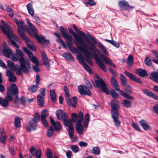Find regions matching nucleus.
Segmentation results:
<instances>
[{
	"instance_id": "f257e3e1",
	"label": "nucleus",
	"mask_w": 158,
	"mask_h": 158,
	"mask_svg": "<svg viewBox=\"0 0 158 158\" xmlns=\"http://www.w3.org/2000/svg\"><path fill=\"white\" fill-rule=\"evenodd\" d=\"M16 52L17 55L20 57L19 62L20 68L16 67L17 70V74H21V71H23L25 74H27L31 69L30 62L28 59H25L24 57V54L23 51L19 49H16Z\"/></svg>"
},
{
	"instance_id": "f03ea898",
	"label": "nucleus",
	"mask_w": 158,
	"mask_h": 158,
	"mask_svg": "<svg viewBox=\"0 0 158 158\" xmlns=\"http://www.w3.org/2000/svg\"><path fill=\"white\" fill-rule=\"evenodd\" d=\"M60 29L64 38L66 40V44L68 48L73 54L76 53L77 54V58L78 61H79L80 59L81 60L83 57V56L76 48L72 47L71 44L73 43V39L72 36L68 33L63 26H60Z\"/></svg>"
},
{
	"instance_id": "7ed1b4c3",
	"label": "nucleus",
	"mask_w": 158,
	"mask_h": 158,
	"mask_svg": "<svg viewBox=\"0 0 158 158\" xmlns=\"http://www.w3.org/2000/svg\"><path fill=\"white\" fill-rule=\"evenodd\" d=\"M26 22L28 26L30 27L29 28L26 25L24 26L25 30H26L28 33L32 36L35 37L38 41L41 44L48 43L49 40L45 39V37L44 36H41L40 37L37 33V31L35 27L30 22V20L28 19H26Z\"/></svg>"
},
{
	"instance_id": "20e7f679",
	"label": "nucleus",
	"mask_w": 158,
	"mask_h": 158,
	"mask_svg": "<svg viewBox=\"0 0 158 158\" xmlns=\"http://www.w3.org/2000/svg\"><path fill=\"white\" fill-rule=\"evenodd\" d=\"M14 21L19 28L18 31L21 38L23 40L27 42L29 40L26 38L24 35L25 29V27H23V26L24 24L23 21L22 20L19 21L16 18L14 19Z\"/></svg>"
},
{
	"instance_id": "39448f33",
	"label": "nucleus",
	"mask_w": 158,
	"mask_h": 158,
	"mask_svg": "<svg viewBox=\"0 0 158 158\" xmlns=\"http://www.w3.org/2000/svg\"><path fill=\"white\" fill-rule=\"evenodd\" d=\"M97 78L98 80H95L94 82L95 87L97 88L99 87L100 85V88L101 90L105 92L106 94H109L110 93V91L103 80L99 76L97 77Z\"/></svg>"
},
{
	"instance_id": "423d86ee",
	"label": "nucleus",
	"mask_w": 158,
	"mask_h": 158,
	"mask_svg": "<svg viewBox=\"0 0 158 158\" xmlns=\"http://www.w3.org/2000/svg\"><path fill=\"white\" fill-rule=\"evenodd\" d=\"M76 46L77 48L82 52L84 54L86 58H90L89 53L88 51V48L85 44V41L82 43H79L77 44Z\"/></svg>"
},
{
	"instance_id": "0eeeda50",
	"label": "nucleus",
	"mask_w": 158,
	"mask_h": 158,
	"mask_svg": "<svg viewBox=\"0 0 158 158\" xmlns=\"http://www.w3.org/2000/svg\"><path fill=\"white\" fill-rule=\"evenodd\" d=\"M79 92L81 95L91 96V93L88 88L85 85H80L78 86Z\"/></svg>"
},
{
	"instance_id": "6e6552de",
	"label": "nucleus",
	"mask_w": 158,
	"mask_h": 158,
	"mask_svg": "<svg viewBox=\"0 0 158 158\" xmlns=\"http://www.w3.org/2000/svg\"><path fill=\"white\" fill-rule=\"evenodd\" d=\"M6 36L9 39L10 42L15 47L18 48L19 46L16 42L15 41L17 40V37L13 34L11 35L10 33L6 32Z\"/></svg>"
},
{
	"instance_id": "1a4fd4ad",
	"label": "nucleus",
	"mask_w": 158,
	"mask_h": 158,
	"mask_svg": "<svg viewBox=\"0 0 158 158\" xmlns=\"http://www.w3.org/2000/svg\"><path fill=\"white\" fill-rule=\"evenodd\" d=\"M37 122L35 119H31L28 123V125L30 127H27L26 128L27 130L28 131H30L35 130L37 128Z\"/></svg>"
},
{
	"instance_id": "9d476101",
	"label": "nucleus",
	"mask_w": 158,
	"mask_h": 158,
	"mask_svg": "<svg viewBox=\"0 0 158 158\" xmlns=\"http://www.w3.org/2000/svg\"><path fill=\"white\" fill-rule=\"evenodd\" d=\"M118 6L122 10H127L133 7L130 6L128 2L125 0H121L119 1Z\"/></svg>"
},
{
	"instance_id": "9b49d317",
	"label": "nucleus",
	"mask_w": 158,
	"mask_h": 158,
	"mask_svg": "<svg viewBox=\"0 0 158 158\" xmlns=\"http://www.w3.org/2000/svg\"><path fill=\"white\" fill-rule=\"evenodd\" d=\"M68 30L72 34L74 37V42L76 45L79 43H82L84 42V40H82L77 35L71 28H69Z\"/></svg>"
},
{
	"instance_id": "f8f14e48",
	"label": "nucleus",
	"mask_w": 158,
	"mask_h": 158,
	"mask_svg": "<svg viewBox=\"0 0 158 158\" xmlns=\"http://www.w3.org/2000/svg\"><path fill=\"white\" fill-rule=\"evenodd\" d=\"M7 91L12 94L13 95H16L18 93V88L15 84L13 83L10 86L8 87Z\"/></svg>"
},
{
	"instance_id": "ddd939ff",
	"label": "nucleus",
	"mask_w": 158,
	"mask_h": 158,
	"mask_svg": "<svg viewBox=\"0 0 158 158\" xmlns=\"http://www.w3.org/2000/svg\"><path fill=\"white\" fill-rule=\"evenodd\" d=\"M124 73L127 75L132 80L140 84L143 83V81L139 77H136L135 75L129 73L126 71L124 72Z\"/></svg>"
},
{
	"instance_id": "4468645a",
	"label": "nucleus",
	"mask_w": 158,
	"mask_h": 158,
	"mask_svg": "<svg viewBox=\"0 0 158 158\" xmlns=\"http://www.w3.org/2000/svg\"><path fill=\"white\" fill-rule=\"evenodd\" d=\"M73 27L75 31L81 37L84 39L87 42H89L88 37L84 32L83 31H80L75 24H73Z\"/></svg>"
},
{
	"instance_id": "2eb2a0df",
	"label": "nucleus",
	"mask_w": 158,
	"mask_h": 158,
	"mask_svg": "<svg viewBox=\"0 0 158 158\" xmlns=\"http://www.w3.org/2000/svg\"><path fill=\"white\" fill-rule=\"evenodd\" d=\"M1 22L3 26H1V28L3 32L6 35V32L10 33L11 32V29L8 25L3 20Z\"/></svg>"
},
{
	"instance_id": "dca6fc26",
	"label": "nucleus",
	"mask_w": 158,
	"mask_h": 158,
	"mask_svg": "<svg viewBox=\"0 0 158 158\" xmlns=\"http://www.w3.org/2000/svg\"><path fill=\"white\" fill-rule=\"evenodd\" d=\"M6 75L9 77L8 80L10 82H13L16 81V77L14 73L11 71L7 70L6 72Z\"/></svg>"
},
{
	"instance_id": "f3484780",
	"label": "nucleus",
	"mask_w": 158,
	"mask_h": 158,
	"mask_svg": "<svg viewBox=\"0 0 158 158\" xmlns=\"http://www.w3.org/2000/svg\"><path fill=\"white\" fill-rule=\"evenodd\" d=\"M67 103L73 107H75L77 105V98L76 97H73L71 99L70 98L66 99Z\"/></svg>"
},
{
	"instance_id": "a211bd4d",
	"label": "nucleus",
	"mask_w": 158,
	"mask_h": 158,
	"mask_svg": "<svg viewBox=\"0 0 158 158\" xmlns=\"http://www.w3.org/2000/svg\"><path fill=\"white\" fill-rule=\"evenodd\" d=\"M50 122L52 125L54 127L56 131H58L61 129V125L59 122H55L51 117H50Z\"/></svg>"
},
{
	"instance_id": "6ab92c4d",
	"label": "nucleus",
	"mask_w": 158,
	"mask_h": 158,
	"mask_svg": "<svg viewBox=\"0 0 158 158\" xmlns=\"http://www.w3.org/2000/svg\"><path fill=\"white\" fill-rule=\"evenodd\" d=\"M23 50L27 54L28 57L31 62L35 63V60H36V57L33 55L32 53L28 50L25 47H23Z\"/></svg>"
},
{
	"instance_id": "aec40b11",
	"label": "nucleus",
	"mask_w": 158,
	"mask_h": 158,
	"mask_svg": "<svg viewBox=\"0 0 158 158\" xmlns=\"http://www.w3.org/2000/svg\"><path fill=\"white\" fill-rule=\"evenodd\" d=\"M41 54L43 57L44 64L46 66L47 69H49L50 67V64L46 53L44 51H42L41 52Z\"/></svg>"
},
{
	"instance_id": "412c9836",
	"label": "nucleus",
	"mask_w": 158,
	"mask_h": 158,
	"mask_svg": "<svg viewBox=\"0 0 158 158\" xmlns=\"http://www.w3.org/2000/svg\"><path fill=\"white\" fill-rule=\"evenodd\" d=\"M80 64L83 65L85 69L90 74L93 73V72L90 67L85 62L84 59L83 57L81 60L79 59L78 61Z\"/></svg>"
},
{
	"instance_id": "4be33fe9",
	"label": "nucleus",
	"mask_w": 158,
	"mask_h": 158,
	"mask_svg": "<svg viewBox=\"0 0 158 158\" xmlns=\"http://www.w3.org/2000/svg\"><path fill=\"white\" fill-rule=\"evenodd\" d=\"M100 57L101 59H103L108 64L110 65L114 68L116 67L115 65L111 62L110 60L107 56L105 55L104 54L102 53Z\"/></svg>"
},
{
	"instance_id": "5701e85b",
	"label": "nucleus",
	"mask_w": 158,
	"mask_h": 158,
	"mask_svg": "<svg viewBox=\"0 0 158 158\" xmlns=\"http://www.w3.org/2000/svg\"><path fill=\"white\" fill-rule=\"evenodd\" d=\"M37 102L38 105L41 108L43 107L44 104V98L40 94H38L37 97Z\"/></svg>"
},
{
	"instance_id": "b1692460",
	"label": "nucleus",
	"mask_w": 158,
	"mask_h": 158,
	"mask_svg": "<svg viewBox=\"0 0 158 158\" xmlns=\"http://www.w3.org/2000/svg\"><path fill=\"white\" fill-rule=\"evenodd\" d=\"M96 60V62L98 65L100 67L101 69L104 71L106 72L107 71L106 67L102 62L100 60V58H98L97 57Z\"/></svg>"
},
{
	"instance_id": "393cba45",
	"label": "nucleus",
	"mask_w": 158,
	"mask_h": 158,
	"mask_svg": "<svg viewBox=\"0 0 158 158\" xmlns=\"http://www.w3.org/2000/svg\"><path fill=\"white\" fill-rule=\"evenodd\" d=\"M135 73L140 77H144L148 75V73L145 70L139 69L136 70Z\"/></svg>"
},
{
	"instance_id": "a878e982",
	"label": "nucleus",
	"mask_w": 158,
	"mask_h": 158,
	"mask_svg": "<svg viewBox=\"0 0 158 158\" xmlns=\"http://www.w3.org/2000/svg\"><path fill=\"white\" fill-rule=\"evenodd\" d=\"M139 123L143 128L145 130L147 131L149 129H151V127L147 123L145 120L142 119L139 121Z\"/></svg>"
},
{
	"instance_id": "bb28decb",
	"label": "nucleus",
	"mask_w": 158,
	"mask_h": 158,
	"mask_svg": "<svg viewBox=\"0 0 158 158\" xmlns=\"http://www.w3.org/2000/svg\"><path fill=\"white\" fill-rule=\"evenodd\" d=\"M150 79L156 83H158V71L152 72L150 76Z\"/></svg>"
},
{
	"instance_id": "cd10ccee",
	"label": "nucleus",
	"mask_w": 158,
	"mask_h": 158,
	"mask_svg": "<svg viewBox=\"0 0 158 158\" xmlns=\"http://www.w3.org/2000/svg\"><path fill=\"white\" fill-rule=\"evenodd\" d=\"M62 56L69 61H74V58L70 52L65 53L62 55Z\"/></svg>"
},
{
	"instance_id": "c85d7f7f",
	"label": "nucleus",
	"mask_w": 158,
	"mask_h": 158,
	"mask_svg": "<svg viewBox=\"0 0 158 158\" xmlns=\"http://www.w3.org/2000/svg\"><path fill=\"white\" fill-rule=\"evenodd\" d=\"M64 124L65 127H68L70 128L73 127V122L71 119H62Z\"/></svg>"
},
{
	"instance_id": "c756f323",
	"label": "nucleus",
	"mask_w": 158,
	"mask_h": 158,
	"mask_svg": "<svg viewBox=\"0 0 158 158\" xmlns=\"http://www.w3.org/2000/svg\"><path fill=\"white\" fill-rule=\"evenodd\" d=\"M50 96L52 102H56L57 98L54 89L51 90L50 91Z\"/></svg>"
},
{
	"instance_id": "7c9ffc66",
	"label": "nucleus",
	"mask_w": 158,
	"mask_h": 158,
	"mask_svg": "<svg viewBox=\"0 0 158 158\" xmlns=\"http://www.w3.org/2000/svg\"><path fill=\"white\" fill-rule=\"evenodd\" d=\"M7 65L9 69L11 70H14L16 71V73L17 75H19L20 74H17V70L15 69L16 67L20 68L19 66H15L14 63L11 61H8L7 63Z\"/></svg>"
},
{
	"instance_id": "2f4dec72",
	"label": "nucleus",
	"mask_w": 158,
	"mask_h": 158,
	"mask_svg": "<svg viewBox=\"0 0 158 158\" xmlns=\"http://www.w3.org/2000/svg\"><path fill=\"white\" fill-rule=\"evenodd\" d=\"M98 46L102 52H103L105 55L108 56L109 55L108 52L106 49V48L100 42L98 43Z\"/></svg>"
},
{
	"instance_id": "473e14b6",
	"label": "nucleus",
	"mask_w": 158,
	"mask_h": 158,
	"mask_svg": "<svg viewBox=\"0 0 158 158\" xmlns=\"http://www.w3.org/2000/svg\"><path fill=\"white\" fill-rule=\"evenodd\" d=\"M110 104L112 109H119L120 108L119 103L116 100H112L110 102Z\"/></svg>"
},
{
	"instance_id": "72a5a7b5",
	"label": "nucleus",
	"mask_w": 158,
	"mask_h": 158,
	"mask_svg": "<svg viewBox=\"0 0 158 158\" xmlns=\"http://www.w3.org/2000/svg\"><path fill=\"white\" fill-rule=\"evenodd\" d=\"M0 140L3 143H5L6 140V135L3 130H0Z\"/></svg>"
},
{
	"instance_id": "f704fd0d",
	"label": "nucleus",
	"mask_w": 158,
	"mask_h": 158,
	"mask_svg": "<svg viewBox=\"0 0 158 158\" xmlns=\"http://www.w3.org/2000/svg\"><path fill=\"white\" fill-rule=\"evenodd\" d=\"M27 8L28 12L31 16H33L34 14V10L32 4L29 3L27 6Z\"/></svg>"
},
{
	"instance_id": "c9c22d12",
	"label": "nucleus",
	"mask_w": 158,
	"mask_h": 158,
	"mask_svg": "<svg viewBox=\"0 0 158 158\" xmlns=\"http://www.w3.org/2000/svg\"><path fill=\"white\" fill-rule=\"evenodd\" d=\"M4 55L7 58H10L12 54L11 50L10 48L3 49L2 50Z\"/></svg>"
},
{
	"instance_id": "e433bc0d",
	"label": "nucleus",
	"mask_w": 158,
	"mask_h": 158,
	"mask_svg": "<svg viewBox=\"0 0 158 158\" xmlns=\"http://www.w3.org/2000/svg\"><path fill=\"white\" fill-rule=\"evenodd\" d=\"M122 104L126 108L131 107L132 105V102L126 99H125L121 102Z\"/></svg>"
},
{
	"instance_id": "4c0bfd02",
	"label": "nucleus",
	"mask_w": 158,
	"mask_h": 158,
	"mask_svg": "<svg viewBox=\"0 0 158 158\" xmlns=\"http://www.w3.org/2000/svg\"><path fill=\"white\" fill-rule=\"evenodd\" d=\"M110 82L112 84V86L115 89V88H117L119 86L118 83L114 77H111Z\"/></svg>"
},
{
	"instance_id": "58836bf2",
	"label": "nucleus",
	"mask_w": 158,
	"mask_h": 158,
	"mask_svg": "<svg viewBox=\"0 0 158 158\" xmlns=\"http://www.w3.org/2000/svg\"><path fill=\"white\" fill-rule=\"evenodd\" d=\"M0 105L4 107H6L9 105L8 101L6 99H3L2 98L0 97Z\"/></svg>"
},
{
	"instance_id": "ea45409f",
	"label": "nucleus",
	"mask_w": 158,
	"mask_h": 158,
	"mask_svg": "<svg viewBox=\"0 0 158 158\" xmlns=\"http://www.w3.org/2000/svg\"><path fill=\"white\" fill-rule=\"evenodd\" d=\"M76 129L77 133L79 135H82L84 131V128L82 125H76Z\"/></svg>"
},
{
	"instance_id": "a19ab883",
	"label": "nucleus",
	"mask_w": 158,
	"mask_h": 158,
	"mask_svg": "<svg viewBox=\"0 0 158 158\" xmlns=\"http://www.w3.org/2000/svg\"><path fill=\"white\" fill-rule=\"evenodd\" d=\"M35 60V63L34 62H32L34 63L36 65L33 66V69L36 72H38L40 71V69L38 67V66L39 65V62L37 58L36 60Z\"/></svg>"
},
{
	"instance_id": "79ce46f5",
	"label": "nucleus",
	"mask_w": 158,
	"mask_h": 158,
	"mask_svg": "<svg viewBox=\"0 0 158 158\" xmlns=\"http://www.w3.org/2000/svg\"><path fill=\"white\" fill-rule=\"evenodd\" d=\"M111 113L113 118H119V114L118 109H111Z\"/></svg>"
},
{
	"instance_id": "37998d69",
	"label": "nucleus",
	"mask_w": 158,
	"mask_h": 158,
	"mask_svg": "<svg viewBox=\"0 0 158 158\" xmlns=\"http://www.w3.org/2000/svg\"><path fill=\"white\" fill-rule=\"evenodd\" d=\"M21 124L19 118V117H16L15 119L14 125L16 128H19L20 127Z\"/></svg>"
},
{
	"instance_id": "c03bdc74",
	"label": "nucleus",
	"mask_w": 158,
	"mask_h": 158,
	"mask_svg": "<svg viewBox=\"0 0 158 158\" xmlns=\"http://www.w3.org/2000/svg\"><path fill=\"white\" fill-rule=\"evenodd\" d=\"M120 80L121 81V83L123 85L125 86L126 85L127 83V79H126L125 76L122 74H121L120 75Z\"/></svg>"
},
{
	"instance_id": "a18cd8bd",
	"label": "nucleus",
	"mask_w": 158,
	"mask_h": 158,
	"mask_svg": "<svg viewBox=\"0 0 158 158\" xmlns=\"http://www.w3.org/2000/svg\"><path fill=\"white\" fill-rule=\"evenodd\" d=\"M92 153L97 155H99L100 153L99 148L98 147H94L92 150Z\"/></svg>"
},
{
	"instance_id": "49530a36",
	"label": "nucleus",
	"mask_w": 158,
	"mask_h": 158,
	"mask_svg": "<svg viewBox=\"0 0 158 158\" xmlns=\"http://www.w3.org/2000/svg\"><path fill=\"white\" fill-rule=\"evenodd\" d=\"M134 61V58L133 56L131 55H130L128 57L127 62L128 65L130 66H131L132 65Z\"/></svg>"
},
{
	"instance_id": "de8ad7c7",
	"label": "nucleus",
	"mask_w": 158,
	"mask_h": 158,
	"mask_svg": "<svg viewBox=\"0 0 158 158\" xmlns=\"http://www.w3.org/2000/svg\"><path fill=\"white\" fill-rule=\"evenodd\" d=\"M144 62L145 64L148 66H150L152 65L151 60L149 56L148 55H146L145 56Z\"/></svg>"
},
{
	"instance_id": "09e8293b",
	"label": "nucleus",
	"mask_w": 158,
	"mask_h": 158,
	"mask_svg": "<svg viewBox=\"0 0 158 158\" xmlns=\"http://www.w3.org/2000/svg\"><path fill=\"white\" fill-rule=\"evenodd\" d=\"M6 10L9 15L11 17L13 18L14 16V14L10 7L9 6H7L6 8Z\"/></svg>"
},
{
	"instance_id": "8fccbe9b",
	"label": "nucleus",
	"mask_w": 158,
	"mask_h": 158,
	"mask_svg": "<svg viewBox=\"0 0 158 158\" xmlns=\"http://www.w3.org/2000/svg\"><path fill=\"white\" fill-rule=\"evenodd\" d=\"M110 94L112 97L115 99H117L119 97V94H118L114 91L113 90H110Z\"/></svg>"
},
{
	"instance_id": "3c124183",
	"label": "nucleus",
	"mask_w": 158,
	"mask_h": 158,
	"mask_svg": "<svg viewBox=\"0 0 158 158\" xmlns=\"http://www.w3.org/2000/svg\"><path fill=\"white\" fill-rule=\"evenodd\" d=\"M68 133L70 138L73 139L74 137V131L73 127L69 128Z\"/></svg>"
},
{
	"instance_id": "603ef678",
	"label": "nucleus",
	"mask_w": 158,
	"mask_h": 158,
	"mask_svg": "<svg viewBox=\"0 0 158 158\" xmlns=\"http://www.w3.org/2000/svg\"><path fill=\"white\" fill-rule=\"evenodd\" d=\"M54 129L52 127H51L48 129L47 131V135L48 137H50L52 136L54 132Z\"/></svg>"
},
{
	"instance_id": "864d4df0",
	"label": "nucleus",
	"mask_w": 158,
	"mask_h": 158,
	"mask_svg": "<svg viewBox=\"0 0 158 158\" xmlns=\"http://www.w3.org/2000/svg\"><path fill=\"white\" fill-rule=\"evenodd\" d=\"M37 89V87L34 85H31L28 88V90L31 93L35 92Z\"/></svg>"
},
{
	"instance_id": "5fc2aeb1",
	"label": "nucleus",
	"mask_w": 158,
	"mask_h": 158,
	"mask_svg": "<svg viewBox=\"0 0 158 158\" xmlns=\"http://www.w3.org/2000/svg\"><path fill=\"white\" fill-rule=\"evenodd\" d=\"M87 35L88 37L89 38L92 42L94 44H96L97 43V41L95 38L89 32L87 33Z\"/></svg>"
},
{
	"instance_id": "6e6d98bb",
	"label": "nucleus",
	"mask_w": 158,
	"mask_h": 158,
	"mask_svg": "<svg viewBox=\"0 0 158 158\" xmlns=\"http://www.w3.org/2000/svg\"><path fill=\"white\" fill-rule=\"evenodd\" d=\"M70 148L74 152L77 153L79 151V148L76 145H71L70 147Z\"/></svg>"
},
{
	"instance_id": "4d7b16f0",
	"label": "nucleus",
	"mask_w": 158,
	"mask_h": 158,
	"mask_svg": "<svg viewBox=\"0 0 158 158\" xmlns=\"http://www.w3.org/2000/svg\"><path fill=\"white\" fill-rule=\"evenodd\" d=\"M118 118H113V120L114 125L117 127H119L121 122L118 120Z\"/></svg>"
},
{
	"instance_id": "13d9d810",
	"label": "nucleus",
	"mask_w": 158,
	"mask_h": 158,
	"mask_svg": "<svg viewBox=\"0 0 158 158\" xmlns=\"http://www.w3.org/2000/svg\"><path fill=\"white\" fill-rule=\"evenodd\" d=\"M143 92L144 94L150 97L153 93L152 92L149 91L147 89H143Z\"/></svg>"
},
{
	"instance_id": "bf43d9fd",
	"label": "nucleus",
	"mask_w": 158,
	"mask_h": 158,
	"mask_svg": "<svg viewBox=\"0 0 158 158\" xmlns=\"http://www.w3.org/2000/svg\"><path fill=\"white\" fill-rule=\"evenodd\" d=\"M48 111L46 109H44L42 111L41 118H45L48 115Z\"/></svg>"
},
{
	"instance_id": "052dcab7",
	"label": "nucleus",
	"mask_w": 158,
	"mask_h": 158,
	"mask_svg": "<svg viewBox=\"0 0 158 158\" xmlns=\"http://www.w3.org/2000/svg\"><path fill=\"white\" fill-rule=\"evenodd\" d=\"M85 4L87 6H88V5H89L90 6H94L96 5V3L94 2V0H88L87 2L85 3Z\"/></svg>"
},
{
	"instance_id": "680f3d73",
	"label": "nucleus",
	"mask_w": 158,
	"mask_h": 158,
	"mask_svg": "<svg viewBox=\"0 0 158 158\" xmlns=\"http://www.w3.org/2000/svg\"><path fill=\"white\" fill-rule=\"evenodd\" d=\"M115 89L116 91L118 92L122 96H123L125 98V97L127 94L124 93L123 91L119 89V86L117 87Z\"/></svg>"
},
{
	"instance_id": "e2e57ef3",
	"label": "nucleus",
	"mask_w": 158,
	"mask_h": 158,
	"mask_svg": "<svg viewBox=\"0 0 158 158\" xmlns=\"http://www.w3.org/2000/svg\"><path fill=\"white\" fill-rule=\"evenodd\" d=\"M62 114V112L61 110H57L56 113V116L57 118L59 120H60L61 119V117Z\"/></svg>"
},
{
	"instance_id": "0e129e2a",
	"label": "nucleus",
	"mask_w": 158,
	"mask_h": 158,
	"mask_svg": "<svg viewBox=\"0 0 158 158\" xmlns=\"http://www.w3.org/2000/svg\"><path fill=\"white\" fill-rule=\"evenodd\" d=\"M13 95L12 94L9 92H8L7 91V96L6 97L5 99H6L8 101L10 102L12 100V95Z\"/></svg>"
},
{
	"instance_id": "69168bd1",
	"label": "nucleus",
	"mask_w": 158,
	"mask_h": 158,
	"mask_svg": "<svg viewBox=\"0 0 158 158\" xmlns=\"http://www.w3.org/2000/svg\"><path fill=\"white\" fill-rule=\"evenodd\" d=\"M89 49L92 50L93 52L96 51L98 53L101 52L99 50L96 49L95 46L94 45H91V47L89 48H88Z\"/></svg>"
},
{
	"instance_id": "338daca9",
	"label": "nucleus",
	"mask_w": 158,
	"mask_h": 158,
	"mask_svg": "<svg viewBox=\"0 0 158 158\" xmlns=\"http://www.w3.org/2000/svg\"><path fill=\"white\" fill-rule=\"evenodd\" d=\"M35 156H36L37 158H40L42 155L41 150L40 149L37 150L35 152Z\"/></svg>"
},
{
	"instance_id": "774afa93",
	"label": "nucleus",
	"mask_w": 158,
	"mask_h": 158,
	"mask_svg": "<svg viewBox=\"0 0 158 158\" xmlns=\"http://www.w3.org/2000/svg\"><path fill=\"white\" fill-rule=\"evenodd\" d=\"M34 118V119H35L36 121L37 122L40 121V118H41V117H40V114L37 113H35Z\"/></svg>"
}]
</instances>
